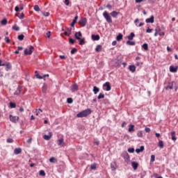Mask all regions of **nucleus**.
Listing matches in <instances>:
<instances>
[{"label":"nucleus","instance_id":"f257e3e1","mask_svg":"<svg viewBox=\"0 0 178 178\" xmlns=\"http://www.w3.org/2000/svg\"><path fill=\"white\" fill-rule=\"evenodd\" d=\"M88 115H91V109L90 108L81 111L76 116L77 118H86V116H88Z\"/></svg>","mask_w":178,"mask_h":178},{"label":"nucleus","instance_id":"f03ea898","mask_svg":"<svg viewBox=\"0 0 178 178\" xmlns=\"http://www.w3.org/2000/svg\"><path fill=\"white\" fill-rule=\"evenodd\" d=\"M103 16L107 23H112V17H111V15H109V13H108V12L104 11L103 13Z\"/></svg>","mask_w":178,"mask_h":178},{"label":"nucleus","instance_id":"7ed1b4c3","mask_svg":"<svg viewBox=\"0 0 178 178\" xmlns=\"http://www.w3.org/2000/svg\"><path fill=\"white\" fill-rule=\"evenodd\" d=\"M33 51H34V47L30 46L29 51L27 49H24V55H31V54H33Z\"/></svg>","mask_w":178,"mask_h":178},{"label":"nucleus","instance_id":"20e7f679","mask_svg":"<svg viewBox=\"0 0 178 178\" xmlns=\"http://www.w3.org/2000/svg\"><path fill=\"white\" fill-rule=\"evenodd\" d=\"M79 24H81V26H83V27L86 26V25L87 24V18L86 17L81 18L79 21Z\"/></svg>","mask_w":178,"mask_h":178},{"label":"nucleus","instance_id":"39448f33","mask_svg":"<svg viewBox=\"0 0 178 178\" xmlns=\"http://www.w3.org/2000/svg\"><path fill=\"white\" fill-rule=\"evenodd\" d=\"M104 88L106 91H111V83H109V82H106L104 85H103Z\"/></svg>","mask_w":178,"mask_h":178},{"label":"nucleus","instance_id":"423d86ee","mask_svg":"<svg viewBox=\"0 0 178 178\" xmlns=\"http://www.w3.org/2000/svg\"><path fill=\"white\" fill-rule=\"evenodd\" d=\"M10 120L13 122V123H16L17 120H19V117L17 116H13L12 115H10Z\"/></svg>","mask_w":178,"mask_h":178},{"label":"nucleus","instance_id":"0eeeda50","mask_svg":"<svg viewBox=\"0 0 178 178\" xmlns=\"http://www.w3.org/2000/svg\"><path fill=\"white\" fill-rule=\"evenodd\" d=\"M71 90L72 92H76V91H79V86L74 83L71 87Z\"/></svg>","mask_w":178,"mask_h":178},{"label":"nucleus","instance_id":"6e6552de","mask_svg":"<svg viewBox=\"0 0 178 178\" xmlns=\"http://www.w3.org/2000/svg\"><path fill=\"white\" fill-rule=\"evenodd\" d=\"M51 137H52V132H49L48 135H44L43 138L44 140H51Z\"/></svg>","mask_w":178,"mask_h":178},{"label":"nucleus","instance_id":"1a4fd4ad","mask_svg":"<svg viewBox=\"0 0 178 178\" xmlns=\"http://www.w3.org/2000/svg\"><path fill=\"white\" fill-rule=\"evenodd\" d=\"M57 144L58 145H59L60 147H63V145H65V143L63 142V138H60L57 140Z\"/></svg>","mask_w":178,"mask_h":178},{"label":"nucleus","instance_id":"9d476101","mask_svg":"<svg viewBox=\"0 0 178 178\" xmlns=\"http://www.w3.org/2000/svg\"><path fill=\"white\" fill-rule=\"evenodd\" d=\"M131 166L133 168V169L134 170H137L138 168V163L136 162V161H133L131 163Z\"/></svg>","mask_w":178,"mask_h":178},{"label":"nucleus","instance_id":"9b49d317","mask_svg":"<svg viewBox=\"0 0 178 178\" xmlns=\"http://www.w3.org/2000/svg\"><path fill=\"white\" fill-rule=\"evenodd\" d=\"M111 170H115V169L118 168V165L116 164V162H112L111 163Z\"/></svg>","mask_w":178,"mask_h":178},{"label":"nucleus","instance_id":"f8f14e48","mask_svg":"<svg viewBox=\"0 0 178 178\" xmlns=\"http://www.w3.org/2000/svg\"><path fill=\"white\" fill-rule=\"evenodd\" d=\"M83 35L81 34V32L79 31V32H76L75 34H74V36H75V38L76 40H80V37H81Z\"/></svg>","mask_w":178,"mask_h":178},{"label":"nucleus","instance_id":"ddd939ff","mask_svg":"<svg viewBox=\"0 0 178 178\" xmlns=\"http://www.w3.org/2000/svg\"><path fill=\"white\" fill-rule=\"evenodd\" d=\"M14 154L15 155H19V154H22V149L21 148H16L14 149Z\"/></svg>","mask_w":178,"mask_h":178},{"label":"nucleus","instance_id":"4468645a","mask_svg":"<svg viewBox=\"0 0 178 178\" xmlns=\"http://www.w3.org/2000/svg\"><path fill=\"white\" fill-rule=\"evenodd\" d=\"M21 92H22V88H20V86H19L17 88V90L15 92L14 95H19Z\"/></svg>","mask_w":178,"mask_h":178},{"label":"nucleus","instance_id":"2eb2a0df","mask_svg":"<svg viewBox=\"0 0 178 178\" xmlns=\"http://www.w3.org/2000/svg\"><path fill=\"white\" fill-rule=\"evenodd\" d=\"M92 40L93 41H99V35H92Z\"/></svg>","mask_w":178,"mask_h":178},{"label":"nucleus","instance_id":"dca6fc26","mask_svg":"<svg viewBox=\"0 0 178 178\" xmlns=\"http://www.w3.org/2000/svg\"><path fill=\"white\" fill-rule=\"evenodd\" d=\"M134 37H136V35L134 34V33H131L129 35H128L127 38L129 41H131V40H133L134 38Z\"/></svg>","mask_w":178,"mask_h":178},{"label":"nucleus","instance_id":"f3484780","mask_svg":"<svg viewBox=\"0 0 178 178\" xmlns=\"http://www.w3.org/2000/svg\"><path fill=\"white\" fill-rule=\"evenodd\" d=\"M146 23H154V16L145 19Z\"/></svg>","mask_w":178,"mask_h":178},{"label":"nucleus","instance_id":"a211bd4d","mask_svg":"<svg viewBox=\"0 0 178 178\" xmlns=\"http://www.w3.org/2000/svg\"><path fill=\"white\" fill-rule=\"evenodd\" d=\"M170 72H171V73H176V72H177V68H176L173 66H170Z\"/></svg>","mask_w":178,"mask_h":178},{"label":"nucleus","instance_id":"6ab92c4d","mask_svg":"<svg viewBox=\"0 0 178 178\" xmlns=\"http://www.w3.org/2000/svg\"><path fill=\"white\" fill-rule=\"evenodd\" d=\"M175 134H176V132L175 131L171 132V136H172V141H176V140H177L176 136Z\"/></svg>","mask_w":178,"mask_h":178},{"label":"nucleus","instance_id":"aec40b11","mask_svg":"<svg viewBox=\"0 0 178 178\" xmlns=\"http://www.w3.org/2000/svg\"><path fill=\"white\" fill-rule=\"evenodd\" d=\"M93 92L96 95V94H98L99 92V89L97 86L93 87Z\"/></svg>","mask_w":178,"mask_h":178},{"label":"nucleus","instance_id":"412c9836","mask_svg":"<svg viewBox=\"0 0 178 178\" xmlns=\"http://www.w3.org/2000/svg\"><path fill=\"white\" fill-rule=\"evenodd\" d=\"M129 68L130 72H132V73H134V72H136V66L129 65Z\"/></svg>","mask_w":178,"mask_h":178},{"label":"nucleus","instance_id":"4be33fe9","mask_svg":"<svg viewBox=\"0 0 178 178\" xmlns=\"http://www.w3.org/2000/svg\"><path fill=\"white\" fill-rule=\"evenodd\" d=\"M143 151H144V146H141L140 149H136V152H137V154H140V152H143Z\"/></svg>","mask_w":178,"mask_h":178},{"label":"nucleus","instance_id":"5701e85b","mask_svg":"<svg viewBox=\"0 0 178 178\" xmlns=\"http://www.w3.org/2000/svg\"><path fill=\"white\" fill-rule=\"evenodd\" d=\"M166 90H173V82L168 84L165 88Z\"/></svg>","mask_w":178,"mask_h":178},{"label":"nucleus","instance_id":"b1692460","mask_svg":"<svg viewBox=\"0 0 178 178\" xmlns=\"http://www.w3.org/2000/svg\"><path fill=\"white\" fill-rule=\"evenodd\" d=\"M127 44L134 46V45H136V42H133L131 40H127Z\"/></svg>","mask_w":178,"mask_h":178},{"label":"nucleus","instance_id":"393cba45","mask_svg":"<svg viewBox=\"0 0 178 178\" xmlns=\"http://www.w3.org/2000/svg\"><path fill=\"white\" fill-rule=\"evenodd\" d=\"M79 40V45H84L86 44V39L85 38H80Z\"/></svg>","mask_w":178,"mask_h":178},{"label":"nucleus","instance_id":"a878e982","mask_svg":"<svg viewBox=\"0 0 178 178\" xmlns=\"http://www.w3.org/2000/svg\"><path fill=\"white\" fill-rule=\"evenodd\" d=\"M128 131L131 133V131H134V124H130L129 128L128 129Z\"/></svg>","mask_w":178,"mask_h":178},{"label":"nucleus","instance_id":"bb28decb","mask_svg":"<svg viewBox=\"0 0 178 178\" xmlns=\"http://www.w3.org/2000/svg\"><path fill=\"white\" fill-rule=\"evenodd\" d=\"M101 49H102V46L101 44L97 45V47L95 48L96 52L101 51Z\"/></svg>","mask_w":178,"mask_h":178},{"label":"nucleus","instance_id":"cd10ccee","mask_svg":"<svg viewBox=\"0 0 178 178\" xmlns=\"http://www.w3.org/2000/svg\"><path fill=\"white\" fill-rule=\"evenodd\" d=\"M112 17H118V15H119V13L116 12V11H113L111 13Z\"/></svg>","mask_w":178,"mask_h":178},{"label":"nucleus","instance_id":"c85d7f7f","mask_svg":"<svg viewBox=\"0 0 178 178\" xmlns=\"http://www.w3.org/2000/svg\"><path fill=\"white\" fill-rule=\"evenodd\" d=\"M49 162H51V163H55L58 162V160H56V159H55V157H51L49 159Z\"/></svg>","mask_w":178,"mask_h":178},{"label":"nucleus","instance_id":"c756f323","mask_svg":"<svg viewBox=\"0 0 178 178\" xmlns=\"http://www.w3.org/2000/svg\"><path fill=\"white\" fill-rule=\"evenodd\" d=\"M142 48H143V49H145V51H148V44L144 43L142 45Z\"/></svg>","mask_w":178,"mask_h":178},{"label":"nucleus","instance_id":"7c9ffc66","mask_svg":"<svg viewBox=\"0 0 178 178\" xmlns=\"http://www.w3.org/2000/svg\"><path fill=\"white\" fill-rule=\"evenodd\" d=\"M47 84L44 83L43 84V86H42V92L45 93L47 92Z\"/></svg>","mask_w":178,"mask_h":178},{"label":"nucleus","instance_id":"2f4dec72","mask_svg":"<svg viewBox=\"0 0 178 178\" xmlns=\"http://www.w3.org/2000/svg\"><path fill=\"white\" fill-rule=\"evenodd\" d=\"M122 38H123V35L122 33H119V35L116 38V40L117 41H120Z\"/></svg>","mask_w":178,"mask_h":178},{"label":"nucleus","instance_id":"473e14b6","mask_svg":"<svg viewBox=\"0 0 178 178\" xmlns=\"http://www.w3.org/2000/svg\"><path fill=\"white\" fill-rule=\"evenodd\" d=\"M12 68V65L9 63L6 64V70H10Z\"/></svg>","mask_w":178,"mask_h":178},{"label":"nucleus","instance_id":"72a5a7b5","mask_svg":"<svg viewBox=\"0 0 178 178\" xmlns=\"http://www.w3.org/2000/svg\"><path fill=\"white\" fill-rule=\"evenodd\" d=\"M17 38L19 41H23V40H24V35L21 34L18 35Z\"/></svg>","mask_w":178,"mask_h":178},{"label":"nucleus","instance_id":"f704fd0d","mask_svg":"<svg viewBox=\"0 0 178 178\" xmlns=\"http://www.w3.org/2000/svg\"><path fill=\"white\" fill-rule=\"evenodd\" d=\"M40 113H42V110H41V108H39L38 110L36 109V111H35L36 116H38Z\"/></svg>","mask_w":178,"mask_h":178},{"label":"nucleus","instance_id":"c9c22d12","mask_svg":"<svg viewBox=\"0 0 178 178\" xmlns=\"http://www.w3.org/2000/svg\"><path fill=\"white\" fill-rule=\"evenodd\" d=\"M1 24H2V26H6V24H8V20H6V19H3L1 22Z\"/></svg>","mask_w":178,"mask_h":178},{"label":"nucleus","instance_id":"e433bc0d","mask_svg":"<svg viewBox=\"0 0 178 178\" xmlns=\"http://www.w3.org/2000/svg\"><path fill=\"white\" fill-rule=\"evenodd\" d=\"M13 30H15V31H19V30H20V28L19 26H17V25H14L12 27Z\"/></svg>","mask_w":178,"mask_h":178},{"label":"nucleus","instance_id":"4c0bfd02","mask_svg":"<svg viewBox=\"0 0 178 178\" xmlns=\"http://www.w3.org/2000/svg\"><path fill=\"white\" fill-rule=\"evenodd\" d=\"M90 169L91 170H95V169H97V164L93 163L90 165Z\"/></svg>","mask_w":178,"mask_h":178},{"label":"nucleus","instance_id":"58836bf2","mask_svg":"<svg viewBox=\"0 0 178 178\" xmlns=\"http://www.w3.org/2000/svg\"><path fill=\"white\" fill-rule=\"evenodd\" d=\"M98 99H102L104 98H105V95H103L102 93H100L98 97H97Z\"/></svg>","mask_w":178,"mask_h":178},{"label":"nucleus","instance_id":"ea45409f","mask_svg":"<svg viewBox=\"0 0 178 178\" xmlns=\"http://www.w3.org/2000/svg\"><path fill=\"white\" fill-rule=\"evenodd\" d=\"M42 15H43V16H45V17H48V16H49V13L42 11Z\"/></svg>","mask_w":178,"mask_h":178},{"label":"nucleus","instance_id":"a19ab883","mask_svg":"<svg viewBox=\"0 0 178 178\" xmlns=\"http://www.w3.org/2000/svg\"><path fill=\"white\" fill-rule=\"evenodd\" d=\"M159 147L161 148H163V141L160 140L158 144Z\"/></svg>","mask_w":178,"mask_h":178},{"label":"nucleus","instance_id":"79ce46f5","mask_svg":"<svg viewBox=\"0 0 178 178\" xmlns=\"http://www.w3.org/2000/svg\"><path fill=\"white\" fill-rule=\"evenodd\" d=\"M159 31H161V29L159 28H156V32L154 33V37H156V35H158Z\"/></svg>","mask_w":178,"mask_h":178},{"label":"nucleus","instance_id":"37998d69","mask_svg":"<svg viewBox=\"0 0 178 178\" xmlns=\"http://www.w3.org/2000/svg\"><path fill=\"white\" fill-rule=\"evenodd\" d=\"M76 52H77V49H76V48H73V49L71 50V54H72V55H74V54H76Z\"/></svg>","mask_w":178,"mask_h":178},{"label":"nucleus","instance_id":"c03bdc74","mask_svg":"<svg viewBox=\"0 0 178 178\" xmlns=\"http://www.w3.org/2000/svg\"><path fill=\"white\" fill-rule=\"evenodd\" d=\"M125 159H127V161H130V156L127 152L125 153Z\"/></svg>","mask_w":178,"mask_h":178},{"label":"nucleus","instance_id":"a18cd8bd","mask_svg":"<svg viewBox=\"0 0 178 178\" xmlns=\"http://www.w3.org/2000/svg\"><path fill=\"white\" fill-rule=\"evenodd\" d=\"M39 175H40V176H45V171L41 170L39 172Z\"/></svg>","mask_w":178,"mask_h":178},{"label":"nucleus","instance_id":"49530a36","mask_svg":"<svg viewBox=\"0 0 178 178\" xmlns=\"http://www.w3.org/2000/svg\"><path fill=\"white\" fill-rule=\"evenodd\" d=\"M34 10H35L36 12H40V7L38 6V5H35L34 6Z\"/></svg>","mask_w":178,"mask_h":178},{"label":"nucleus","instance_id":"de8ad7c7","mask_svg":"<svg viewBox=\"0 0 178 178\" xmlns=\"http://www.w3.org/2000/svg\"><path fill=\"white\" fill-rule=\"evenodd\" d=\"M154 161H155V155L152 154L151 156L150 162L152 163V162H154Z\"/></svg>","mask_w":178,"mask_h":178},{"label":"nucleus","instance_id":"09e8293b","mask_svg":"<svg viewBox=\"0 0 178 178\" xmlns=\"http://www.w3.org/2000/svg\"><path fill=\"white\" fill-rule=\"evenodd\" d=\"M10 108H16V104L13 102H10Z\"/></svg>","mask_w":178,"mask_h":178},{"label":"nucleus","instance_id":"8fccbe9b","mask_svg":"<svg viewBox=\"0 0 178 178\" xmlns=\"http://www.w3.org/2000/svg\"><path fill=\"white\" fill-rule=\"evenodd\" d=\"M67 102L68 104H73V99H72V98H68V99H67Z\"/></svg>","mask_w":178,"mask_h":178},{"label":"nucleus","instance_id":"3c124183","mask_svg":"<svg viewBox=\"0 0 178 178\" xmlns=\"http://www.w3.org/2000/svg\"><path fill=\"white\" fill-rule=\"evenodd\" d=\"M138 137H143V131H139L137 134Z\"/></svg>","mask_w":178,"mask_h":178},{"label":"nucleus","instance_id":"603ef678","mask_svg":"<svg viewBox=\"0 0 178 178\" xmlns=\"http://www.w3.org/2000/svg\"><path fill=\"white\" fill-rule=\"evenodd\" d=\"M128 152H129L130 154H133V152H134V148H129Z\"/></svg>","mask_w":178,"mask_h":178},{"label":"nucleus","instance_id":"864d4df0","mask_svg":"<svg viewBox=\"0 0 178 178\" xmlns=\"http://www.w3.org/2000/svg\"><path fill=\"white\" fill-rule=\"evenodd\" d=\"M35 77H36V79H39L40 80L43 79L42 76H40V74H36Z\"/></svg>","mask_w":178,"mask_h":178},{"label":"nucleus","instance_id":"5fc2aeb1","mask_svg":"<svg viewBox=\"0 0 178 178\" xmlns=\"http://www.w3.org/2000/svg\"><path fill=\"white\" fill-rule=\"evenodd\" d=\"M4 40L6 42H7V44H9V42H10V39H9V37H6Z\"/></svg>","mask_w":178,"mask_h":178},{"label":"nucleus","instance_id":"6e6d98bb","mask_svg":"<svg viewBox=\"0 0 178 178\" xmlns=\"http://www.w3.org/2000/svg\"><path fill=\"white\" fill-rule=\"evenodd\" d=\"M76 23H77V21L73 19L72 22L71 23V27H74V24H76Z\"/></svg>","mask_w":178,"mask_h":178},{"label":"nucleus","instance_id":"4d7b16f0","mask_svg":"<svg viewBox=\"0 0 178 178\" xmlns=\"http://www.w3.org/2000/svg\"><path fill=\"white\" fill-rule=\"evenodd\" d=\"M145 1L147 0H136L135 2L136 3H141V2H145Z\"/></svg>","mask_w":178,"mask_h":178},{"label":"nucleus","instance_id":"13d9d810","mask_svg":"<svg viewBox=\"0 0 178 178\" xmlns=\"http://www.w3.org/2000/svg\"><path fill=\"white\" fill-rule=\"evenodd\" d=\"M7 143H13V139L10 138H8V139H7Z\"/></svg>","mask_w":178,"mask_h":178},{"label":"nucleus","instance_id":"bf43d9fd","mask_svg":"<svg viewBox=\"0 0 178 178\" xmlns=\"http://www.w3.org/2000/svg\"><path fill=\"white\" fill-rule=\"evenodd\" d=\"M33 141V138H30L29 139H28L27 140H26V143H28V144H31V142Z\"/></svg>","mask_w":178,"mask_h":178},{"label":"nucleus","instance_id":"052dcab7","mask_svg":"<svg viewBox=\"0 0 178 178\" xmlns=\"http://www.w3.org/2000/svg\"><path fill=\"white\" fill-rule=\"evenodd\" d=\"M145 131H146V133H149V131H151V129L148 128V127H146L145 129Z\"/></svg>","mask_w":178,"mask_h":178},{"label":"nucleus","instance_id":"680f3d73","mask_svg":"<svg viewBox=\"0 0 178 178\" xmlns=\"http://www.w3.org/2000/svg\"><path fill=\"white\" fill-rule=\"evenodd\" d=\"M142 65H143V63H140V62L136 63V66H138L139 67H140V66Z\"/></svg>","mask_w":178,"mask_h":178},{"label":"nucleus","instance_id":"e2e57ef3","mask_svg":"<svg viewBox=\"0 0 178 178\" xmlns=\"http://www.w3.org/2000/svg\"><path fill=\"white\" fill-rule=\"evenodd\" d=\"M69 41L70 44H74V40H73V38H70Z\"/></svg>","mask_w":178,"mask_h":178},{"label":"nucleus","instance_id":"0e129e2a","mask_svg":"<svg viewBox=\"0 0 178 178\" xmlns=\"http://www.w3.org/2000/svg\"><path fill=\"white\" fill-rule=\"evenodd\" d=\"M60 59H66V56L61 55L59 56Z\"/></svg>","mask_w":178,"mask_h":178},{"label":"nucleus","instance_id":"69168bd1","mask_svg":"<svg viewBox=\"0 0 178 178\" xmlns=\"http://www.w3.org/2000/svg\"><path fill=\"white\" fill-rule=\"evenodd\" d=\"M152 31V29H150L149 28H148L147 30H146V33H151Z\"/></svg>","mask_w":178,"mask_h":178},{"label":"nucleus","instance_id":"338daca9","mask_svg":"<svg viewBox=\"0 0 178 178\" xmlns=\"http://www.w3.org/2000/svg\"><path fill=\"white\" fill-rule=\"evenodd\" d=\"M64 34H65V35H67V37H69V35H70V33H68L67 31H65V32L64 33Z\"/></svg>","mask_w":178,"mask_h":178},{"label":"nucleus","instance_id":"774afa93","mask_svg":"<svg viewBox=\"0 0 178 178\" xmlns=\"http://www.w3.org/2000/svg\"><path fill=\"white\" fill-rule=\"evenodd\" d=\"M65 3L67 6L69 5V0H65Z\"/></svg>","mask_w":178,"mask_h":178}]
</instances>
